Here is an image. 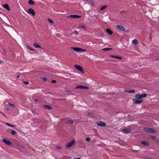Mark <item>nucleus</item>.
<instances>
[{
  "label": "nucleus",
  "instance_id": "nucleus-1",
  "mask_svg": "<svg viewBox=\"0 0 159 159\" xmlns=\"http://www.w3.org/2000/svg\"><path fill=\"white\" fill-rule=\"evenodd\" d=\"M143 130L149 133H154L155 134L157 133V131L152 128L146 127L144 128Z\"/></svg>",
  "mask_w": 159,
  "mask_h": 159
},
{
  "label": "nucleus",
  "instance_id": "nucleus-2",
  "mask_svg": "<svg viewBox=\"0 0 159 159\" xmlns=\"http://www.w3.org/2000/svg\"><path fill=\"white\" fill-rule=\"evenodd\" d=\"M75 140L74 139L72 140L71 141L67 143L66 145V147L67 149H70L74 143Z\"/></svg>",
  "mask_w": 159,
  "mask_h": 159
},
{
  "label": "nucleus",
  "instance_id": "nucleus-3",
  "mask_svg": "<svg viewBox=\"0 0 159 159\" xmlns=\"http://www.w3.org/2000/svg\"><path fill=\"white\" fill-rule=\"evenodd\" d=\"M27 12L28 13L31 14L33 16H34L35 15V13L33 9L31 8H30L29 9L27 10Z\"/></svg>",
  "mask_w": 159,
  "mask_h": 159
},
{
  "label": "nucleus",
  "instance_id": "nucleus-4",
  "mask_svg": "<svg viewBox=\"0 0 159 159\" xmlns=\"http://www.w3.org/2000/svg\"><path fill=\"white\" fill-rule=\"evenodd\" d=\"M67 17L68 18H80L81 17V16L77 15L72 14L68 16Z\"/></svg>",
  "mask_w": 159,
  "mask_h": 159
},
{
  "label": "nucleus",
  "instance_id": "nucleus-5",
  "mask_svg": "<svg viewBox=\"0 0 159 159\" xmlns=\"http://www.w3.org/2000/svg\"><path fill=\"white\" fill-rule=\"evenodd\" d=\"M75 67L77 70L79 71L82 72L83 73H84V71L83 70L82 68L80 66L77 65H75Z\"/></svg>",
  "mask_w": 159,
  "mask_h": 159
},
{
  "label": "nucleus",
  "instance_id": "nucleus-6",
  "mask_svg": "<svg viewBox=\"0 0 159 159\" xmlns=\"http://www.w3.org/2000/svg\"><path fill=\"white\" fill-rule=\"evenodd\" d=\"M97 124L99 126L101 127H104L106 126V124L104 122L99 121L97 123Z\"/></svg>",
  "mask_w": 159,
  "mask_h": 159
},
{
  "label": "nucleus",
  "instance_id": "nucleus-7",
  "mask_svg": "<svg viewBox=\"0 0 159 159\" xmlns=\"http://www.w3.org/2000/svg\"><path fill=\"white\" fill-rule=\"evenodd\" d=\"M2 141L8 146H10L11 145V142L7 140L6 139H3L2 140Z\"/></svg>",
  "mask_w": 159,
  "mask_h": 159
},
{
  "label": "nucleus",
  "instance_id": "nucleus-8",
  "mask_svg": "<svg viewBox=\"0 0 159 159\" xmlns=\"http://www.w3.org/2000/svg\"><path fill=\"white\" fill-rule=\"evenodd\" d=\"M133 101L134 103L136 104H140L143 101V100H139L137 99L133 98Z\"/></svg>",
  "mask_w": 159,
  "mask_h": 159
},
{
  "label": "nucleus",
  "instance_id": "nucleus-9",
  "mask_svg": "<svg viewBox=\"0 0 159 159\" xmlns=\"http://www.w3.org/2000/svg\"><path fill=\"white\" fill-rule=\"evenodd\" d=\"M75 89H88L89 87L87 86H84L83 85H78L75 87Z\"/></svg>",
  "mask_w": 159,
  "mask_h": 159
},
{
  "label": "nucleus",
  "instance_id": "nucleus-10",
  "mask_svg": "<svg viewBox=\"0 0 159 159\" xmlns=\"http://www.w3.org/2000/svg\"><path fill=\"white\" fill-rule=\"evenodd\" d=\"M123 132L125 133H129L131 132V129L129 127L128 128H126L123 129Z\"/></svg>",
  "mask_w": 159,
  "mask_h": 159
},
{
  "label": "nucleus",
  "instance_id": "nucleus-11",
  "mask_svg": "<svg viewBox=\"0 0 159 159\" xmlns=\"http://www.w3.org/2000/svg\"><path fill=\"white\" fill-rule=\"evenodd\" d=\"M117 29L122 31H124L125 30V28L122 25H117L116 26Z\"/></svg>",
  "mask_w": 159,
  "mask_h": 159
},
{
  "label": "nucleus",
  "instance_id": "nucleus-12",
  "mask_svg": "<svg viewBox=\"0 0 159 159\" xmlns=\"http://www.w3.org/2000/svg\"><path fill=\"white\" fill-rule=\"evenodd\" d=\"M71 48L75 51L79 52L83 51L82 49L78 48Z\"/></svg>",
  "mask_w": 159,
  "mask_h": 159
},
{
  "label": "nucleus",
  "instance_id": "nucleus-13",
  "mask_svg": "<svg viewBox=\"0 0 159 159\" xmlns=\"http://www.w3.org/2000/svg\"><path fill=\"white\" fill-rule=\"evenodd\" d=\"M33 45L36 48H41V47L36 42H34L33 44Z\"/></svg>",
  "mask_w": 159,
  "mask_h": 159
},
{
  "label": "nucleus",
  "instance_id": "nucleus-14",
  "mask_svg": "<svg viewBox=\"0 0 159 159\" xmlns=\"http://www.w3.org/2000/svg\"><path fill=\"white\" fill-rule=\"evenodd\" d=\"M3 7L7 9V10L9 11L10 10L9 5L7 4H4L3 5Z\"/></svg>",
  "mask_w": 159,
  "mask_h": 159
},
{
  "label": "nucleus",
  "instance_id": "nucleus-15",
  "mask_svg": "<svg viewBox=\"0 0 159 159\" xmlns=\"http://www.w3.org/2000/svg\"><path fill=\"white\" fill-rule=\"evenodd\" d=\"M43 107L45 108L50 110L52 108V107L51 106L47 105H44Z\"/></svg>",
  "mask_w": 159,
  "mask_h": 159
},
{
  "label": "nucleus",
  "instance_id": "nucleus-16",
  "mask_svg": "<svg viewBox=\"0 0 159 159\" xmlns=\"http://www.w3.org/2000/svg\"><path fill=\"white\" fill-rule=\"evenodd\" d=\"M135 98L136 99L138 100L142 98L140 94H137L135 96Z\"/></svg>",
  "mask_w": 159,
  "mask_h": 159
},
{
  "label": "nucleus",
  "instance_id": "nucleus-17",
  "mask_svg": "<svg viewBox=\"0 0 159 159\" xmlns=\"http://www.w3.org/2000/svg\"><path fill=\"white\" fill-rule=\"evenodd\" d=\"M93 114L92 113H91V112H88L87 113V115H86V116L88 117H93Z\"/></svg>",
  "mask_w": 159,
  "mask_h": 159
},
{
  "label": "nucleus",
  "instance_id": "nucleus-18",
  "mask_svg": "<svg viewBox=\"0 0 159 159\" xmlns=\"http://www.w3.org/2000/svg\"><path fill=\"white\" fill-rule=\"evenodd\" d=\"M65 92L67 94H73L72 92L70 90H67L65 91Z\"/></svg>",
  "mask_w": 159,
  "mask_h": 159
},
{
  "label": "nucleus",
  "instance_id": "nucleus-19",
  "mask_svg": "<svg viewBox=\"0 0 159 159\" xmlns=\"http://www.w3.org/2000/svg\"><path fill=\"white\" fill-rule=\"evenodd\" d=\"M125 92H126L129 93H134L135 92V90H134L132 89V90H125Z\"/></svg>",
  "mask_w": 159,
  "mask_h": 159
},
{
  "label": "nucleus",
  "instance_id": "nucleus-20",
  "mask_svg": "<svg viewBox=\"0 0 159 159\" xmlns=\"http://www.w3.org/2000/svg\"><path fill=\"white\" fill-rule=\"evenodd\" d=\"M106 32L109 34H112V31L109 29H107L106 30Z\"/></svg>",
  "mask_w": 159,
  "mask_h": 159
},
{
  "label": "nucleus",
  "instance_id": "nucleus-21",
  "mask_svg": "<svg viewBox=\"0 0 159 159\" xmlns=\"http://www.w3.org/2000/svg\"><path fill=\"white\" fill-rule=\"evenodd\" d=\"M141 143L145 145V146H148L149 144L147 142H145V141H143L141 142Z\"/></svg>",
  "mask_w": 159,
  "mask_h": 159
},
{
  "label": "nucleus",
  "instance_id": "nucleus-22",
  "mask_svg": "<svg viewBox=\"0 0 159 159\" xmlns=\"http://www.w3.org/2000/svg\"><path fill=\"white\" fill-rule=\"evenodd\" d=\"M112 49L111 48H104L102 49V50L104 51H106L108 50H112Z\"/></svg>",
  "mask_w": 159,
  "mask_h": 159
},
{
  "label": "nucleus",
  "instance_id": "nucleus-23",
  "mask_svg": "<svg viewBox=\"0 0 159 159\" xmlns=\"http://www.w3.org/2000/svg\"><path fill=\"white\" fill-rule=\"evenodd\" d=\"M110 57H112L114 58H117V59H121V58L120 57H118L117 56L111 55V56H110Z\"/></svg>",
  "mask_w": 159,
  "mask_h": 159
},
{
  "label": "nucleus",
  "instance_id": "nucleus-24",
  "mask_svg": "<svg viewBox=\"0 0 159 159\" xmlns=\"http://www.w3.org/2000/svg\"><path fill=\"white\" fill-rule=\"evenodd\" d=\"M28 3L29 4L32 5H34V2L32 0H29Z\"/></svg>",
  "mask_w": 159,
  "mask_h": 159
},
{
  "label": "nucleus",
  "instance_id": "nucleus-25",
  "mask_svg": "<svg viewBox=\"0 0 159 159\" xmlns=\"http://www.w3.org/2000/svg\"><path fill=\"white\" fill-rule=\"evenodd\" d=\"M132 43L135 45H137L138 43V40L136 39H135L133 40Z\"/></svg>",
  "mask_w": 159,
  "mask_h": 159
},
{
  "label": "nucleus",
  "instance_id": "nucleus-26",
  "mask_svg": "<svg viewBox=\"0 0 159 159\" xmlns=\"http://www.w3.org/2000/svg\"><path fill=\"white\" fill-rule=\"evenodd\" d=\"M73 123V120H68L67 121H66V124L68 123V124H72Z\"/></svg>",
  "mask_w": 159,
  "mask_h": 159
},
{
  "label": "nucleus",
  "instance_id": "nucleus-27",
  "mask_svg": "<svg viewBox=\"0 0 159 159\" xmlns=\"http://www.w3.org/2000/svg\"><path fill=\"white\" fill-rule=\"evenodd\" d=\"M27 47L28 48V49H30V50H32V51H35V50L34 49H33L29 45H27Z\"/></svg>",
  "mask_w": 159,
  "mask_h": 159
},
{
  "label": "nucleus",
  "instance_id": "nucleus-28",
  "mask_svg": "<svg viewBox=\"0 0 159 159\" xmlns=\"http://www.w3.org/2000/svg\"><path fill=\"white\" fill-rule=\"evenodd\" d=\"M141 98L145 97L147 96V95L146 93H143L142 94H140Z\"/></svg>",
  "mask_w": 159,
  "mask_h": 159
},
{
  "label": "nucleus",
  "instance_id": "nucleus-29",
  "mask_svg": "<svg viewBox=\"0 0 159 159\" xmlns=\"http://www.w3.org/2000/svg\"><path fill=\"white\" fill-rule=\"evenodd\" d=\"M6 124L10 126V127H15V126L14 125H11L10 124L8 123H6Z\"/></svg>",
  "mask_w": 159,
  "mask_h": 159
},
{
  "label": "nucleus",
  "instance_id": "nucleus-30",
  "mask_svg": "<svg viewBox=\"0 0 159 159\" xmlns=\"http://www.w3.org/2000/svg\"><path fill=\"white\" fill-rule=\"evenodd\" d=\"M107 7V6H103L100 9L101 10H103L105 9Z\"/></svg>",
  "mask_w": 159,
  "mask_h": 159
},
{
  "label": "nucleus",
  "instance_id": "nucleus-31",
  "mask_svg": "<svg viewBox=\"0 0 159 159\" xmlns=\"http://www.w3.org/2000/svg\"><path fill=\"white\" fill-rule=\"evenodd\" d=\"M11 134L13 135H14L16 134V132L15 130H12L11 131Z\"/></svg>",
  "mask_w": 159,
  "mask_h": 159
},
{
  "label": "nucleus",
  "instance_id": "nucleus-32",
  "mask_svg": "<svg viewBox=\"0 0 159 159\" xmlns=\"http://www.w3.org/2000/svg\"><path fill=\"white\" fill-rule=\"evenodd\" d=\"M90 138L89 137H87L85 139V140L87 142H89L90 141Z\"/></svg>",
  "mask_w": 159,
  "mask_h": 159
},
{
  "label": "nucleus",
  "instance_id": "nucleus-33",
  "mask_svg": "<svg viewBox=\"0 0 159 159\" xmlns=\"http://www.w3.org/2000/svg\"><path fill=\"white\" fill-rule=\"evenodd\" d=\"M48 21L51 23H53V21L50 19H48Z\"/></svg>",
  "mask_w": 159,
  "mask_h": 159
},
{
  "label": "nucleus",
  "instance_id": "nucleus-34",
  "mask_svg": "<svg viewBox=\"0 0 159 159\" xmlns=\"http://www.w3.org/2000/svg\"><path fill=\"white\" fill-rule=\"evenodd\" d=\"M79 27L80 28H84L85 29H86V28L85 26L84 25H79Z\"/></svg>",
  "mask_w": 159,
  "mask_h": 159
},
{
  "label": "nucleus",
  "instance_id": "nucleus-35",
  "mask_svg": "<svg viewBox=\"0 0 159 159\" xmlns=\"http://www.w3.org/2000/svg\"><path fill=\"white\" fill-rule=\"evenodd\" d=\"M78 34V32L76 31H74L73 33H71V34Z\"/></svg>",
  "mask_w": 159,
  "mask_h": 159
},
{
  "label": "nucleus",
  "instance_id": "nucleus-36",
  "mask_svg": "<svg viewBox=\"0 0 159 159\" xmlns=\"http://www.w3.org/2000/svg\"><path fill=\"white\" fill-rule=\"evenodd\" d=\"M8 105H9L11 107H14L15 106V105L14 104L11 103H8Z\"/></svg>",
  "mask_w": 159,
  "mask_h": 159
},
{
  "label": "nucleus",
  "instance_id": "nucleus-37",
  "mask_svg": "<svg viewBox=\"0 0 159 159\" xmlns=\"http://www.w3.org/2000/svg\"><path fill=\"white\" fill-rule=\"evenodd\" d=\"M47 80V79L46 78H43V80L44 82L46 81Z\"/></svg>",
  "mask_w": 159,
  "mask_h": 159
},
{
  "label": "nucleus",
  "instance_id": "nucleus-38",
  "mask_svg": "<svg viewBox=\"0 0 159 159\" xmlns=\"http://www.w3.org/2000/svg\"><path fill=\"white\" fill-rule=\"evenodd\" d=\"M56 148L58 149H61V146H56Z\"/></svg>",
  "mask_w": 159,
  "mask_h": 159
},
{
  "label": "nucleus",
  "instance_id": "nucleus-39",
  "mask_svg": "<svg viewBox=\"0 0 159 159\" xmlns=\"http://www.w3.org/2000/svg\"><path fill=\"white\" fill-rule=\"evenodd\" d=\"M151 138L152 139H156L155 136H151Z\"/></svg>",
  "mask_w": 159,
  "mask_h": 159
},
{
  "label": "nucleus",
  "instance_id": "nucleus-40",
  "mask_svg": "<svg viewBox=\"0 0 159 159\" xmlns=\"http://www.w3.org/2000/svg\"><path fill=\"white\" fill-rule=\"evenodd\" d=\"M25 84H29V82H26L25 81H24L23 82Z\"/></svg>",
  "mask_w": 159,
  "mask_h": 159
},
{
  "label": "nucleus",
  "instance_id": "nucleus-41",
  "mask_svg": "<svg viewBox=\"0 0 159 159\" xmlns=\"http://www.w3.org/2000/svg\"><path fill=\"white\" fill-rule=\"evenodd\" d=\"M56 81L55 80H53L51 81V83H56Z\"/></svg>",
  "mask_w": 159,
  "mask_h": 159
},
{
  "label": "nucleus",
  "instance_id": "nucleus-42",
  "mask_svg": "<svg viewBox=\"0 0 159 159\" xmlns=\"http://www.w3.org/2000/svg\"><path fill=\"white\" fill-rule=\"evenodd\" d=\"M34 101H35V102H38L39 101V100H38V99H35L34 100Z\"/></svg>",
  "mask_w": 159,
  "mask_h": 159
},
{
  "label": "nucleus",
  "instance_id": "nucleus-43",
  "mask_svg": "<svg viewBox=\"0 0 159 159\" xmlns=\"http://www.w3.org/2000/svg\"><path fill=\"white\" fill-rule=\"evenodd\" d=\"M74 159H80V158H74Z\"/></svg>",
  "mask_w": 159,
  "mask_h": 159
},
{
  "label": "nucleus",
  "instance_id": "nucleus-44",
  "mask_svg": "<svg viewBox=\"0 0 159 159\" xmlns=\"http://www.w3.org/2000/svg\"><path fill=\"white\" fill-rule=\"evenodd\" d=\"M19 77H20L19 75H18L17 76V78H19Z\"/></svg>",
  "mask_w": 159,
  "mask_h": 159
},
{
  "label": "nucleus",
  "instance_id": "nucleus-45",
  "mask_svg": "<svg viewBox=\"0 0 159 159\" xmlns=\"http://www.w3.org/2000/svg\"><path fill=\"white\" fill-rule=\"evenodd\" d=\"M6 109L7 111H9V109L8 108H7Z\"/></svg>",
  "mask_w": 159,
  "mask_h": 159
},
{
  "label": "nucleus",
  "instance_id": "nucleus-46",
  "mask_svg": "<svg viewBox=\"0 0 159 159\" xmlns=\"http://www.w3.org/2000/svg\"><path fill=\"white\" fill-rule=\"evenodd\" d=\"M124 12V11H121V13H123Z\"/></svg>",
  "mask_w": 159,
  "mask_h": 159
},
{
  "label": "nucleus",
  "instance_id": "nucleus-47",
  "mask_svg": "<svg viewBox=\"0 0 159 159\" xmlns=\"http://www.w3.org/2000/svg\"><path fill=\"white\" fill-rule=\"evenodd\" d=\"M0 13L1 14H3L0 11Z\"/></svg>",
  "mask_w": 159,
  "mask_h": 159
},
{
  "label": "nucleus",
  "instance_id": "nucleus-48",
  "mask_svg": "<svg viewBox=\"0 0 159 159\" xmlns=\"http://www.w3.org/2000/svg\"><path fill=\"white\" fill-rule=\"evenodd\" d=\"M1 63V62L0 61V64Z\"/></svg>",
  "mask_w": 159,
  "mask_h": 159
}]
</instances>
